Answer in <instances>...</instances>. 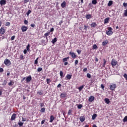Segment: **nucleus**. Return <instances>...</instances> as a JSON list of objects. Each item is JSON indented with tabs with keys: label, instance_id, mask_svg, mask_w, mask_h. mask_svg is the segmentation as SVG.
Instances as JSON below:
<instances>
[{
	"label": "nucleus",
	"instance_id": "603ef678",
	"mask_svg": "<svg viewBox=\"0 0 127 127\" xmlns=\"http://www.w3.org/2000/svg\"><path fill=\"white\" fill-rule=\"evenodd\" d=\"M78 63H79V62L77 60H75L74 64L75 65H78Z\"/></svg>",
	"mask_w": 127,
	"mask_h": 127
},
{
	"label": "nucleus",
	"instance_id": "13d9d810",
	"mask_svg": "<svg viewBox=\"0 0 127 127\" xmlns=\"http://www.w3.org/2000/svg\"><path fill=\"white\" fill-rule=\"evenodd\" d=\"M87 29H88V26L84 25V30H87Z\"/></svg>",
	"mask_w": 127,
	"mask_h": 127
},
{
	"label": "nucleus",
	"instance_id": "7ed1b4c3",
	"mask_svg": "<svg viewBox=\"0 0 127 127\" xmlns=\"http://www.w3.org/2000/svg\"><path fill=\"white\" fill-rule=\"evenodd\" d=\"M118 64V61H116L115 59H113L111 62V66L114 68Z\"/></svg>",
	"mask_w": 127,
	"mask_h": 127
},
{
	"label": "nucleus",
	"instance_id": "8fccbe9b",
	"mask_svg": "<svg viewBox=\"0 0 127 127\" xmlns=\"http://www.w3.org/2000/svg\"><path fill=\"white\" fill-rule=\"evenodd\" d=\"M124 77L126 79V80H127V73H125L124 74Z\"/></svg>",
	"mask_w": 127,
	"mask_h": 127
},
{
	"label": "nucleus",
	"instance_id": "39448f33",
	"mask_svg": "<svg viewBox=\"0 0 127 127\" xmlns=\"http://www.w3.org/2000/svg\"><path fill=\"white\" fill-rule=\"evenodd\" d=\"M4 33H5V29L4 27H1L0 29V34L3 35Z\"/></svg>",
	"mask_w": 127,
	"mask_h": 127
},
{
	"label": "nucleus",
	"instance_id": "a18cd8bd",
	"mask_svg": "<svg viewBox=\"0 0 127 127\" xmlns=\"http://www.w3.org/2000/svg\"><path fill=\"white\" fill-rule=\"evenodd\" d=\"M71 113H72V110H69L68 112V115L70 116Z\"/></svg>",
	"mask_w": 127,
	"mask_h": 127
},
{
	"label": "nucleus",
	"instance_id": "680f3d73",
	"mask_svg": "<svg viewBox=\"0 0 127 127\" xmlns=\"http://www.w3.org/2000/svg\"><path fill=\"white\" fill-rule=\"evenodd\" d=\"M123 5H124V6H125V7H126L127 6V3H126V2H124V3H123Z\"/></svg>",
	"mask_w": 127,
	"mask_h": 127
},
{
	"label": "nucleus",
	"instance_id": "0eeeda50",
	"mask_svg": "<svg viewBox=\"0 0 127 127\" xmlns=\"http://www.w3.org/2000/svg\"><path fill=\"white\" fill-rule=\"evenodd\" d=\"M95 100V97L93 96H91L89 97L88 101L90 103H92V102H94V100Z\"/></svg>",
	"mask_w": 127,
	"mask_h": 127
},
{
	"label": "nucleus",
	"instance_id": "c85d7f7f",
	"mask_svg": "<svg viewBox=\"0 0 127 127\" xmlns=\"http://www.w3.org/2000/svg\"><path fill=\"white\" fill-rule=\"evenodd\" d=\"M53 31H54V28H51L50 31H49L48 32H50V33L52 32L51 34H53Z\"/></svg>",
	"mask_w": 127,
	"mask_h": 127
},
{
	"label": "nucleus",
	"instance_id": "5701e85b",
	"mask_svg": "<svg viewBox=\"0 0 127 127\" xmlns=\"http://www.w3.org/2000/svg\"><path fill=\"white\" fill-rule=\"evenodd\" d=\"M103 64L102 65V67H103L104 68H105V67H106V63H107V61H106V60L105 59H103Z\"/></svg>",
	"mask_w": 127,
	"mask_h": 127
},
{
	"label": "nucleus",
	"instance_id": "a211bd4d",
	"mask_svg": "<svg viewBox=\"0 0 127 127\" xmlns=\"http://www.w3.org/2000/svg\"><path fill=\"white\" fill-rule=\"evenodd\" d=\"M55 119V118H54V116H53V115H51L50 117V123H53V121Z\"/></svg>",
	"mask_w": 127,
	"mask_h": 127
},
{
	"label": "nucleus",
	"instance_id": "ea45409f",
	"mask_svg": "<svg viewBox=\"0 0 127 127\" xmlns=\"http://www.w3.org/2000/svg\"><path fill=\"white\" fill-rule=\"evenodd\" d=\"M83 107V105L82 104H79L77 106V108L78 109H82V108Z\"/></svg>",
	"mask_w": 127,
	"mask_h": 127
},
{
	"label": "nucleus",
	"instance_id": "5fc2aeb1",
	"mask_svg": "<svg viewBox=\"0 0 127 127\" xmlns=\"http://www.w3.org/2000/svg\"><path fill=\"white\" fill-rule=\"evenodd\" d=\"M15 38V36L14 35V36H12L11 37V40H14V39Z\"/></svg>",
	"mask_w": 127,
	"mask_h": 127
},
{
	"label": "nucleus",
	"instance_id": "aec40b11",
	"mask_svg": "<svg viewBox=\"0 0 127 127\" xmlns=\"http://www.w3.org/2000/svg\"><path fill=\"white\" fill-rule=\"evenodd\" d=\"M108 43H109V41L106 40L102 42V45L103 46H105V45H107V44H108Z\"/></svg>",
	"mask_w": 127,
	"mask_h": 127
},
{
	"label": "nucleus",
	"instance_id": "7c9ffc66",
	"mask_svg": "<svg viewBox=\"0 0 127 127\" xmlns=\"http://www.w3.org/2000/svg\"><path fill=\"white\" fill-rule=\"evenodd\" d=\"M97 118V114H95L92 115V120H95Z\"/></svg>",
	"mask_w": 127,
	"mask_h": 127
},
{
	"label": "nucleus",
	"instance_id": "6ab92c4d",
	"mask_svg": "<svg viewBox=\"0 0 127 127\" xmlns=\"http://www.w3.org/2000/svg\"><path fill=\"white\" fill-rule=\"evenodd\" d=\"M104 101L107 104H110V103H111V101H110V99L109 98H105L104 99Z\"/></svg>",
	"mask_w": 127,
	"mask_h": 127
},
{
	"label": "nucleus",
	"instance_id": "4c0bfd02",
	"mask_svg": "<svg viewBox=\"0 0 127 127\" xmlns=\"http://www.w3.org/2000/svg\"><path fill=\"white\" fill-rule=\"evenodd\" d=\"M84 88V85H82L80 87H78L79 91H81V90H83V88Z\"/></svg>",
	"mask_w": 127,
	"mask_h": 127
},
{
	"label": "nucleus",
	"instance_id": "69168bd1",
	"mask_svg": "<svg viewBox=\"0 0 127 127\" xmlns=\"http://www.w3.org/2000/svg\"><path fill=\"white\" fill-rule=\"evenodd\" d=\"M45 123V120H42L41 122V125H43Z\"/></svg>",
	"mask_w": 127,
	"mask_h": 127
},
{
	"label": "nucleus",
	"instance_id": "e2e57ef3",
	"mask_svg": "<svg viewBox=\"0 0 127 127\" xmlns=\"http://www.w3.org/2000/svg\"><path fill=\"white\" fill-rule=\"evenodd\" d=\"M30 26H31V27H35V24H31L30 25Z\"/></svg>",
	"mask_w": 127,
	"mask_h": 127
},
{
	"label": "nucleus",
	"instance_id": "09e8293b",
	"mask_svg": "<svg viewBox=\"0 0 127 127\" xmlns=\"http://www.w3.org/2000/svg\"><path fill=\"white\" fill-rule=\"evenodd\" d=\"M87 78H89L90 79V78H91V74L90 73H87L86 75Z\"/></svg>",
	"mask_w": 127,
	"mask_h": 127
},
{
	"label": "nucleus",
	"instance_id": "f257e3e1",
	"mask_svg": "<svg viewBox=\"0 0 127 127\" xmlns=\"http://www.w3.org/2000/svg\"><path fill=\"white\" fill-rule=\"evenodd\" d=\"M107 29L108 30V31H107L106 32V34H107V35L109 36H111L112 35V34H113V32H112V30L113 29L112 28V27H109Z\"/></svg>",
	"mask_w": 127,
	"mask_h": 127
},
{
	"label": "nucleus",
	"instance_id": "37998d69",
	"mask_svg": "<svg viewBox=\"0 0 127 127\" xmlns=\"http://www.w3.org/2000/svg\"><path fill=\"white\" fill-rule=\"evenodd\" d=\"M10 25V22H6L5 23V26H9Z\"/></svg>",
	"mask_w": 127,
	"mask_h": 127
},
{
	"label": "nucleus",
	"instance_id": "9d476101",
	"mask_svg": "<svg viewBox=\"0 0 127 127\" xmlns=\"http://www.w3.org/2000/svg\"><path fill=\"white\" fill-rule=\"evenodd\" d=\"M69 55H71V57L72 58H76V57H77V56L75 54V53H72V52H69Z\"/></svg>",
	"mask_w": 127,
	"mask_h": 127
},
{
	"label": "nucleus",
	"instance_id": "79ce46f5",
	"mask_svg": "<svg viewBox=\"0 0 127 127\" xmlns=\"http://www.w3.org/2000/svg\"><path fill=\"white\" fill-rule=\"evenodd\" d=\"M124 15L125 16H127V9L124 10Z\"/></svg>",
	"mask_w": 127,
	"mask_h": 127
},
{
	"label": "nucleus",
	"instance_id": "e433bc0d",
	"mask_svg": "<svg viewBox=\"0 0 127 127\" xmlns=\"http://www.w3.org/2000/svg\"><path fill=\"white\" fill-rule=\"evenodd\" d=\"M38 59H39V58H37L35 60L34 64H38Z\"/></svg>",
	"mask_w": 127,
	"mask_h": 127
},
{
	"label": "nucleus",
	"instance_id": "a19ab883",
	"mask_svg": "<svg viewBox=\"0 0 127 127\" xmlns=\"http://www.w3.org/2000/svg\"><path fill=\"white\" fill-rule=\"evenodd\" d=\"M7 84V81H6L5 80H4L3 83H2V86H5Z\"/></svg>",
	"mask_w": 127,
	"mask_h": 127
},
{
	"label": "nucleus",
	"instance_id": "49530a36",
	"mask_svg": "<svg viewBox=\"0 0 127 127\" xmlns=\"http://www.w3.org/2000/svg\"><path fill=\"white\" fill-rule=\"evenodd\" d=\"M30 13H31V10H29L27 11L26 14H27V15H29V14H30Z\"/></svg>",
	"mask_w": 127,
	"mask_h": 127
},
{
	"label": "nucleus",
	"instance_id": "423d86ee",
	"mask_svg": "<svg viewBox=\"0 0 127 127\" xmlns=\"http://www.w3.org/2000/svg\"><path fill=\"white\" fill-rule=\"evenodd\" d=\"M21 29L22 32H25V31H27V30L28 29V27H27L25 26H22L21 27Z\"/></svg>",
	"mask_w": 127,
	"mask_h": 127
},
{
	"label": "nucleus",
	"instance_id": "ddd939ff",
	"mask_svg": "<svg viewBox=\"0 0 127 127\" xmlns=\"http://www.w3.org/2000/svg\"><path fill=\"white\" fill-rule=\"evenodd\" d=\"M66 6V1H64L62 3H61V7L62 8H64Z\"/></svg>",
	"mask_w": 127,
	"mask_h": 127
},
{
	"label": "nucleus",
	"instance_id": "338daca9",
	"mask_svg": "<svg viewBox=\"0 0 127 127\" xmlns=\"http://www.w3.org/2000/svg\"><path fill=\"white\" fill-rule=\"evenodd\" d=\"M62 23H63V20H62L60 22H59V25H61L62 24Z\"/></svg>",
	"mask_w": 127,
	"mask_h": 127
},
{
	"label": "nucleus",
	"instance_id": "412c9836",
	"mask_svg": "<svg viewBox=\"0 0 127 127\" xmlns=\"http://www.w3.org/2000/svg\"><path fill=\"white\" fill-rule=\"evenodd\" d=\"M56 42H57V38H55L53 40H52V43H53V44H55Z\"/></svg>",
	"mask_w": 127,
	"mask_h": 127
},
{
	"label": "nucleus",
	"instance_id": "c756f323",
	"mask_svg": "<svg viewBox=\"0 0 127 127\" xmlns=\"http://www.w3.org/2000/svg\"><path fill=\"white\" fill-rule=\"evenodd\" d=\"M64 73H63V71H61L60 72V75L61 76V78H63V77H64V76L63 75H64Z\"/></svg>",
	"mask_w": 127,
	"mask_h": 127
},
{
	"label": "nucleus",
	"instance_id": "2eb2a0df",
	"mask_svg": "<svg viewBox=\"0 0 127 127\" xmlns=\"http://www.w3.org/2000/svg\"><path fill=\"white\" fill-rule=\"evenodd\" d=\"M79 120L81 123H83V122H84L85 120V116H81L79 118Z\"/></svg>",
	"mask_w": 127,
	"mask_h": 127
},
{
	"label": "nucleus",
	"instance_id": "bb28decb",
	"mask_svg": "<svg viewBox=\"0 0 127 127\" xmlns=\"http://www.w3.org/2000/svg\"><path fill=\"white\" fill-rule=\"evenodd\" d=\"M41 113H45V108L43 107L40 110Z\"/></svg>",
	"mask_w": 127,
	"mask_h": 127
},
{
	"label": "nucleus",
	"instance_id": "dca6fc26",
	"mask_svg": "<svg viewBox=\"0 0 127 127\" xmlns=\"http://www.w3.org/2000/svg\"><path fill=\"white\" fill-rule=\"evenodd\" d=\"M90 26L91 27H96L98 26V25L97 23H96V22H92V23L91 24Z\"/></svg>",
	"mask_w": 127,
	"mask_h": 127
},
{
	"label": "nucleus",
	"instance_id": "6e6d98bb",
	"mask_svg": "<svg viewBox=\"0 0 127 127\" xmlns=\"http://www.w3.org/2000/svg\"><path fill=\"white\" fill-rule=\"evenodd\" d=\"M76 51H77V53H78V55L81 54V51L80 50H77Z\"/></svg>",
	"mask_w": 127,
	"mask_h": 127
},
{
	"label": "nucleus",
	"instance_id": "473e14b6",
	"mask_svg": "<svg viewBox=\"0 0 127 127\" xmlns=\"http://www.w3.org/2000/svg\"><path fill=\"white\" fill-rule=\"evenodd\" d=\"M20 60H24L25 59L24 56H23V55H21L19 57Z\"/></svg>",
	"mask_w": 127,
	"mask_h": 127
},
{
	"label": "nucleus",
	"instance_id": "393cba45",
	"mask_svg": "<svg viewBox=\"0 0 127 127\" xmlns=\"http://www.w3.org/2000/svg\"><path fill=\"white\" fill-rule=\"evenodd\" d=\"M68 59H69V57L64 58L63 59V62H67L68 61Z\"/></svg>",
	"mask_w": 127,
	"mask_h": 127
},
{
	"label": "nucleus",
	"instance_id": "b1692460",
	"mask_svg": "<svg viewBox=\"0 0 127 127\" xmlns=\"http://www.w3.org/2000/svg\"><path fill=\"white\" fill-rule=\"evenodd\" d=\"M110 19V18L108 17L104 19V23H109V19Z\"/></svg>",
	"mask_w": 127,
	"mask_h": 127
},
{
	"label": "nucleus",
	"instance_id": "4468645a",
	"mask_svg": "<svg viewBox=\"0 0 127 127\" xmlns=\"http://www.w3.org/2000/svg\"><path fill=\"white\" fill-rule=\"evenodd\" d=\"M67 80H70L72 78V74H67L66 76Z\"/></svg>",
	"mask_w": 127,
	"mask_h": 127
},
{
	"label": "nucleus",
	"instance_id": "9b49d317",
	"mask_svg": "<svg viewBox=\"0 0 127 127\" xmlns=\"http://www.w3.org/2000/svg\"><path fill=\"white\" fill-rule=\"evenodd\" d=\"M48 35H50V32H47L44 35V37L45 38L46 37V39L48 40Z\"/></svg>",
	"mask_w": 127,
	"mask_h": 127
},
{
	"label": "nucleus",
	"instance_id": "864d4df0",
	"mask_svg": "<svg viewBox=\"0 0 127 127\" xmlns=\"http://www.w3.org/2000/svg\"><path fill=\"white\" fill-rule=\"evenodd\" d=\"M24 24H26V25L28 24V21L25 20L24 21Z\"/></svg>",
	"mask_w": 127,
	"mask_h": 127
},
{
	"label": "nucleus",
	"instance_id": "3c124183",
	"mask_svg": "<svg viewBox=\"0 0 127 127\" xmlns=\"http://www.w3.org/2000/svg\"><path fill=\"white\" fill-rule=\"evenodd\" d=\"M40 106L41 108H42V107H44V103H40Z\"/></svg>",
	"mask_w": 127,
	"mask_h": 127
},
{
	"label": "nucleus",
	"instance_id": "f3484780",
	"mask_svg": "<svg viewBox=\"0 0 127 127\" xmlns=\"http://www.w3.org/2000/svg\"><path fill=\"white\" fill-rule=\"evenodd\" d=\"M31 79H32L31 76L29 75L26 78V82H30V81H31Z\"/></svg>",
	"mask_w": 127,
	"mask_h": 127
},
{
	"label": "nucleus",
	"instance_id": "72a5a7b5",
	"mask_svg": "<svg viewBox=\"0 0 127 127\" xmlns=\"http://www.w3.org/2000/svg\"><path fill=\"white\" fill-rule=\"evenodd\" d=\"M97 48H98V46H97V45L94 44L93 45V46H92L93 49H97Z\"/></svg>",
	"mask_w": 127,
	"mask_h": 127
},
{
	"label": "nucleus",
	"instance_id": "a878e982",
	"mask_svg": "<svg viewBox=\"0 0 127 127\" xmlns=\"http://www.w3.org/2000/svg\"><path fill=\"white\" fill-rule=\"evenodd\" d=\"M46 81H47V83L48 84H50V83H51V79H50V78H47Z\"/></svg>",
	"mask_w": 127,
	"mask_h": 127
},
{
	"label": "nucleus",
	"instance_id": "bf43d9fd",
	"mask_svg": "<svg viewBox=\"0 0 127 127\" xmlns=\"http://www.w3.org/2000/svg\"><path fill=\"white\" fill-rule=\"evenodd\" d=\"M23 53L24 54H26V53H27V50L25 49L23 51Z\"/></svg>",
	"mask_w": 127,
	"mask_h": 127
},
{
	"label": "nucleus",
	"instance_id": "f704fd0d",
	"mask_svg": "<svg viewBox=\"0 0 127 127\" xmlns=\"http://www.w3.org/2000/svg\"><path fill=\"white\" fill-rule=\"evenodd\" d=\"M30 48V45H29V44H28L26 47V49H27V51H29Z\"/></svg>",
	"mask_w": 127,
	"mask_h": 127
},
{
	"label": "nucleus",
	"instance_id": "774afa93",
	"mask_svg": "<svg viewBox=\"0 0 127 127\" xmlns=\"http://www.w3.org/2000/svg\"><path fill=\"white\" fill-rule=\"evenodd\" d=\"M83 72H86V71H87V68H84L83 70Z\"/></svg>",
	"mask_w": 127,
	"mask_h": 127
},
{
	"label": "nucleus",
	"instance_id": "6e6552de",
	"mask_svg": "<svg viewBox=\"0 0 127 127\" xmlns=\"http://www.w3.org/2000/svg\"><path fill=\"white\" fill-rule=\"evenodd\" d=\"M16 119V114L14 113L12 115L11 117V121H14Z\"/></svg>",
	"mask_w": 127,
	"mask_h": 127
},
{
	"label": "nucleus",
	"instance_id": "052dcab7",
	"mask_svg": "<svg viewBox=\"0 0 127 127\" xmlns=\"http://www.w3.org/2000/svg\"><path fill=\"white\" fill-rule=\"evenodd\" d=\"M2 95V89H0V96Z\"/></svg>",
	"mask_w": 127,
	"mask_h": 127
},
{
	"label": "nucleus",
	"instance_id": "cd10ccee",
	"mask_svg": "<svg viewBox=\"0 0 127 127\" xmlns=\"http://www.w3.org/2000/svg\"><path fill=\"white\" fill-rule=\"evenodd\" d=\"M92 4H97V3H98V2L97 1V0H92Z\"/></svg>",
	"mask_w": 127,
	"mask_h": 127
},
{
	"label": "nucleus",
	"instance_id": "1a4fd4ad",
	"mask_svg": "<svg viewBox=\"0 0 127 127\" xmlns=\"http://www.w3.org/2000/svg\"><path fill=\"white\" fill-rule=\"evenodd\" d=\"M6 4V0H0V5H4V4Z\"/></svg>",
	"mask_w": 127,
	"mask_h": 127
},
{
	"label": "nucleus",
	"instance_id": "f03ea898",
	"mask_svg": "<svg viewBox=\"0 0 127 127\" xmlns=\"http://www.w3.org/2000/svg\"><path fill=\"white\" fill-rule=\"evenodd\" d=\"M4 64L6 65V66H10L11 65V62H10V61L8 59H5L4 61Z\"/></svg>",
	"mask_w": 127,
	"mask_h": 127
},
{
	"label": "nucleus",
	"instance_id": "de8ad7c7",
	"mask_svg": "<svg viewBox=\"0 0 127 127\" xmlns=\"http://www.w3.org/2000/svg\"><path fill=\"white\" fill-rule=\"evenodd\" d=\"M18 125L19 126H20V127H22V126H23V123L22 122L18 123Z\"/></svg>",
	"mask_w": 127,
	"mask_h": 127
},
{
	"label": "nucleus",
	"instance_id": "2f4dec72",
	"mask_svg": "<svg viewBox=\"0 0 127 127\" xmlns=\"http://www.w3.org/2000/svg\"><path fill=\"white\" fill-rule=\"evenodd\" d=\"M112 4H113V1L110 0L108 3V6H111V5H112Z\"/></svg>",
	"mask_w": 127,
	"mask_h": 127
},
{
	"label": "nucleus",
	"instance_id": "c03bdc74",
	"mask_svg": "<svg viewBox=\"0 0 127 127\" xmlns=\"http://www.w3.org/2000/svg\"><path fill=\"white\" fill-rule=\"evenodd\" d=\"M38 72H41L42 71V67H38L37 69Z\"/></svg>",
	"mask_w": 127,
	"mask_h": 127
},
{
	"label": "nucleus",
	"instance_id": "f8f14e48",
	"mask_svg": "<svg viewBox=\"0 0 127 127\" xmlns=\"http://www.w3.org/2000/svg\"><path fill=\"white\" fill-rule=\"evenodd\" d=\"M61 98H66L67 97V94L66 93H63L61 94Z\"/></svg>",
	"mask_w": 127,
	"mask_h": 127
},
{
	"label": "nucleus",
	"instance_id": "4be33fe9",
	"mask_svg": "<svg viewBox=\"0 0 127 127\" xmlns=\"http://www.w3.org/2000/svg\"><path fill=\"white\" fill-rule=\"evenodd\" d=\"M85 17L86 18H87V19H90V18H91L92 16L91 15V14H86L85 15Z\"/></svg>",
	"mask_w": 127,
	"mask_h": 127
},
{
	"label": "nucleus",
	"instance_id": "c9c22d12",
	"mask_svg": "<svg viewBox=\"0 0 127 127\" xmlns=\"http://www.w3.org/2000/svg\"><path fill=\"white\" fill-rule=\"evenodd\" d=\"M13 84H14V82L11 81L10 82H9L8 83V86H12V85H13Z\"/></svg>",
	"mask_w": 127,
	"mask_h": 127
},
{
	"label": "nucleus",
	"instance_id": "58836bf2",
	"mask_svg": "<svg viewBox=\"0 0 127 127\" xmlns=\"http://www.w3.org/2000/svg\"><path fill=\"white\" fill-rule=\"evenodd\" d=\"M123 121L124 123H126V122H127V116L125 117Z\"/></svg>",
	"mask_w": 127,
	"mask_h": 127
},
{
	"label": "nucleus",
	"instance_id": "0e129e2a",
	"mask_svg": "<svg viewBox=\"0 0 127 127\" xmlns=\"http://www.w3.org/2000/svg\"><path fill=\"white\" fill-rule=\"evenodd\" d=\"M101 87L102 88V89H104L105 88V86H104L103 84L101 85Z\"/></svg>",
	"mask_w": 127,
	"mask_h": 127
},
{
	"label": "nucleus",
	"instance_id": "4d7b16f0",
	"mask_svg": "<svg viewBox=\"0 0 127 127\" xmlns=\"http://www.w3.org/2000/svg\"><path fill=\"white\" fill-rule=\"evenodd\" d=\"M3 72V68L0 67V73H2Z\"/></svg>",
	"mask_w": 127,
	"mask_h": 127
},
{
	"label": "nucleus",
	"instance_id": "20e7f679",
	"mask_svg": "<svg viewBox=\"0 0 127 127\" xmlns=\"http://www.w3.org/2000/svg\"><path fill=\"white\" fill-rule=\"evenodd\" d=\"M116 88H117V85L116 84H112L110 85V90L111 91H114Z\"/></svg>",
	"mask_w": 127,
	"mask_h": 127
}]
</instances>
